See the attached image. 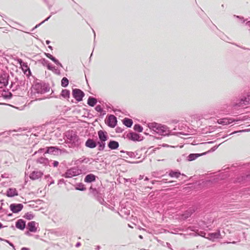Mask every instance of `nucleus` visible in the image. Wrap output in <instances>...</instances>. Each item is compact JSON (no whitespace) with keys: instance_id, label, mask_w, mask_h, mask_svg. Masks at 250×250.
Instances as JSON below:
<instances>
[{"instance_id":"1","label":"nucleus","mask_w":250,"mask_h":250,"mask_svg":"<svg viewBox=\"0 0 250 250\" xmlns=\"http://www.w3.org/2000/svg\"><path fill=\"white\" fill-rule=\"evenodd\" d=\"M50 90V87L47 84L45 83H36L32 85L30 91L29 95L30 98L35 100H41L42 98H40V95L43 94Z\"/></svg>"},{"instance_id":"2","label":"nucleus","mask_w":250,"mask_h":250,"mask_svg":"<svg viewBox=\"0 0 250 250\" xmlns=\"http://www.w3.org/2000/svg\"><path fill=\"white\" fill-rule=\"evenodd\" d=\"M66 139L65 142L70 148H79L81 145V141L76 131L68 130L65 133Z\"/></svg>"},{"instance_id":"3","label":"nucleus","mask_w":250,"mask_h":250,"mask_svg":"<svg viewBox=\"0 0 250 250\" xmlns=\"http://www.w3.org/2000/svg\"><path fill=\"white\" fill-rule=\"evenodd\" d=\"M147 126L153 132V133L155 132L159 135L163 136L173 134H171V131L169 130L167 126L162 125L155 122L148 123Z\"/></svg>"},{"instance_id":"4","label":"nucleus","mask_w":250,"mask_h":250,"mask_svg":"<svg viewBox=\"0 0 250 250\" xmlns=\"http://www.w3.org/2000/svg\"><path fill=\"white\" fill-rule=\"evenodd\" d=\"M249 104H250V92L239 99L232 100L231 103V106L233 108L236 109L244 107Z\"/></svg>"},{"instance_id":"5","label":"nucleus","mask_w":250,"mask_h":250,"mask_svg":"<svg viewBox=\"0 0 250 250\" xmlns=\"http://www.w3.org/2000/svg\"><path fill=\"white\" fill-rule=\"evenodd\" d=\"M99 141L98 142V150L103 151L105 146V141L108 139L107 133L106 131L100 130L98 131Z\"/></svg>"},{"instance_id":"6","label":"nucleus","mask_w":250,"mask_h":250,"mask_svg":"<svg viewBox=\"0 0 250 250\" xmlns=\"http://www.w3.org/2000/svg\"><path fill=\"white\" fill-rule=\"evenodd\" d=\"M82 173L81 170L77 167H73L67 169L66 172L62 175V176L67 178H70L74 176L79 175Z\"/></svg>"},{"instance_id":"7","label":"nucleus","mask_w":250,"mask_h":250,"mask_svg":"<svg viewBox=\"0 0 250 250\" xmlns=\"http://www.w3.org/2000/svg\"><path fill=\"white\" fill-rule=\"evenodd\" d=\"M200 235L212 241H214L215 239L217 238H222L223 237V236L220 233L219 230H218L217 231L215 232L208 233L207 236H206V233L202 232Z\"/></svg>"},{"instance_id":"8","label":"nucleus","mask_w":250,"mask_h":250,"mask_svg":"<svg viewBox=\"0 0 250 250\" xmlns=\"http://www.w3.org/2000/svg\"><path fill=\"white\" fill-rule=\"evenodd\" d=\"M72 95L73 97L78 102H80L83 100V98L84 96V93L81 90L75 88L73 89L72 90Z\"/></svg>"},{"instance_id":"9","label":"nucleus","mask_w":250,"mask_h":250,"mask_svg":"<svg viewBox=\"0 0 250 250\" xmlns=\"http://www.w3.org/2000/svg\"><path fill=\"white\" fill-rule=\"evenodd\" d=\"M117 123V118L113 115H110L105 120V123L111 127H114Z\"/></svg>"},{"instance_id":"10","label":"nucleus","mask_w":250,"mask_h":250,"mask_svg":"<svg viewBox=\"0 0 250 250\" xmlns=\"http://www.w3.org/2000/svg\"><path fill=\"white\" fill-rule=\"evenodd\" d=\"M126 138L133 141H140L142 140L140 135L133 132L128 133L126 135Z\"/></svg>"},{"instance_id":"11","label":"nucleus","mask_w":250,"mask_h":250,"mask_svg":"<svg viewBox=\"0 0 250 250\" xmlns=\"http://www.w3.org/2000/svg\"><path fill=\"white\" fill-rule=\"evenodd\" d=\"M63 151L62 149H60L56 146H50L46 147V151L45 153L51 154L53 155H58L59 152L62 153V151Z\"/></svg>"},{"instance_id":"12","label":"nucleus","mask_w":250,"mask_h":250,"mask_svg":"<svg viewBox=\"0 0 250 250\" xmlns=\"http://www.w3.org/2000/svg\"><path fill=\"white\" fill-rule=\"evenodd\" d=\"M23 206L22 204H11L10 205V210L13 213H18L23 208Z\"/></svg>"},{"instance_id":"13","label":"nucleus","mask_w":250,"mask_h":250,"mask_svg":"<svg viewBox=\"0 0 250 250\" xmlns=\"http://www.w3.org/2000/svg\"><path fill=\"white\" fill-rule=\"evenodd\" d=\"M43 175V173L41 171H33L30 175L29 177L31 179L35 180L41 178Z\"/></svg>"},{"instance_id":"14","label":"nucleus","mask_w":250,"mask_h":250,"mask_svg":"<svg viewBox=\"0 0 250 250\" xmlns=\"http://www.w3.org/2000/svg\"><path fill=\"white\" fill-rule=\"evenodd\" d=\"M235 120L232 118H223L218 120V123L222 125H228L233 122Z\"/></svg>"},{"instance_id":"15","label":"nucleus","mask_w":250,"mask_h":250,"mask_svg":"<svg viewBox=\"0 0 250 250\" xmlns=\"http://www.w3.org/2000/svg\"><path fill=\"white\" fill-rule=\"evenodd\" d=\"M85 145L87 147L93 148L98 145V142H96L94 140L89 138L86 141Z\"/></svg>"},{"instance_id":"16","label":"nucleus","mask_w":250,"mask_h":250,"mask_svg":"<svg viewBox=\"0 0 250 250\" xmlns=\"http://www.w3.org/2000/svg\"><path fill=\"white\" fill-rule=\"evenodd\" d=\"M37 163L43 165L44 166H50L49 160L46 158L41 157L37 160Z\"/></svg>"},{"instance_id":"17","label":"nucleus","mask_w":250,"mask_h":250,"mask_svg":"<svg viewBox=\"0 0 250 250\" xmlns=\"http://www.w3.org/2000/svg\"><path fill=\"white\" fill-rule=\"evenodd\" d=\"M38 226V224L35 221H31L28 223V229L30 232H35L37 231L36 226Z\"/></svg>"},{"instance_id":"18","label":"nucleus","mask_w":250,"mask_h":250,"mask_svg":"<svg viewBox=\"0 0 250 250\" xmlns=\"http://www.w3.org/2000/svg\"><path fill=\"white\" fill-rule=\"evenodd\" d=\"M96 176L93 174H87L84 178V181L85 183H90L95 181Z\"/></svg>"},{"instance_id":"19","label":"nucleus","mask_w":250,"mask_h":250,"mask_svg":"<svg viewBox=\"0 0 250 250\" xmlns=\"http://www.w3.org/2000/svg\"><path fill=\"white\" fill-rule=\"evenodd\" d=\"M18 195V193L16 188H9L7 190L6 195L8 197H12Z\"/></svg>"},{"instance_id":"20","label":"nucleus","mask_w":250,"mask_h":250,"mask_svg":"<svg viewBox=\"0 0 250 250\" xmlns=\"http://www.w3.org/2000/svg\"><path fill=\"white\" fill-rule=\"evenodd\" d=\"M25 227V222L22 219H19L16 223V227L21 230H23Z\"/></svg>"},{"instance_id":"21","label":"nucleus","mask_w":250,"mask_h":250,"mask_svg":"<svg viewBox=\"0 0 250 250\" xmlns=\"http://www.w3.org/2000/svg\"><path fill=\"white\" fill-rule=\"evenodd\" d=\"M119 146L118 142L114 140H110L108 144V147L111 149H116Z\"/></svg>"},{"instance_id":"22","label":"nucleus","mask_w":250,"mask_h":250,"mask_svg":"<svg viewBox=\"0 0 250 250\" xmlns=\"http://www.w3.org/2000/svg\"><path fill=\"white\" fill-rule=\"evenodd\" d=\"M90 161L88 158L82 157L75 161V165H80L82 163L87 164Z\"/></svg>"},{"instance_id":"23","label":"nucleus","mask_w":250,"mask_h":250,"mask_svg":"<svg viewBox=\"0 0 250 250\" xmlns=\"http://www.w3.org/2000/svg\"><path fill=\"white\" fill-rule=\"evenodd\" d=\"M205 153L202 154H199V153H191L190 154L188 157H187V160L188 161H192L194 160H195L196 158H197L198 157L204 155Z\"/></svg>"},{"instance_id":"24","label":"nucleus","mask_w":250,"mask_h":250,"mask_svg":"<svg viewBox=\"0 0 250 250\" xmlns=\"http://www.w3.org/2000/svg\"><path fill=\"white\" fill-rule=\"evenodd\" d=\"M46 56L52 60L55 64L60 65L61 67H62V65L61 63L59 61L56 59L54 57H53L52 55L49 53H45Z\"/></svg>"},{"instance_id":"25","label":"nucleus","mask_w":250,"mask_h":250,"mask_svg":"<svg viewBox=\"0 0 250 250\" xmlns=\"http://www.w3.org/2000/svg\"><path fill=\"white\" fill-rule=\"evenodd\" d=\"M194 209L192 208H189L188 210L185 211V212L183 215V217L184 219H186L189 217H190L191 214L194 212Z\"/></svg>"},{"instance_id":"26","label":"nucleus","mask_w":250,"mask_h":250,"mask_svg":"<svg viewBox=\"0 0 250 250\" xmlns=\"http://www.w3.org/2000/svg\"><path fill=\"white\" fill-rule=\"evenodd\" d=\"M47 68L48 69L52 71L55 74L58 75H60L61 74L60 70L55 66L50 65V63L48 64Z\"/></svg>"},{"instance_id":"27","label":"nucleus","mask_w":250,"mask_h":250,"mask_svg":"<svg viewBox=\"0 0 250 250\" xmlns=\"http://www.w3.org/2000/svg\"><path fill=\"white\" fill-rule=\"evenodd\" d=\"M97 102V99L92 97H89L87 100V104L91 106H94Z\"/></svg>"},{"instance_id":"28","label":"nucleus","mask_w":250,"mask_h":250,"mask_svg":"<svg viewBox=\"0 0 250 250\" xmlns=\"http://www.w3.org/2000/svg\"><path fill=\"white\" fill-rule=\"evenodd\" d=\"M250 176V174L247 175L246 176H242L241 177H238L237 180H236V182L241 183H243L244 181H247L250 179L249 177Z\"/></svg>"},{"instance_id":"29","label":"nucleus","mask_w":250,"mask_h":250,"mask_svg":"<svg viewBox=\"0 0 250 250\" xmlns=\"http://www.w3.org/2000/svg\"><path fill=\"white\" fill-rule=\"evenodd\" d=\"M123 124L127 127H130L133 124V121L130 119L125 118L123 120Z\"/></svg>"},{"instance_id":"30","label":"nucleus","mask_w":250,"mask_h":250,"mask_svg":"<svg viewBox=\"0 0 250 250\" xmlns=\"http://www.w3.org/2000/svg\"><path fill=\"white\" fill-rule=\"evenodd\" d=\"M168 175L171 177L178 178L181 175V174L178 171L171 170L169 172Z\"/></svg>"},{"instance_id":"31","label":"nucleus","mask_w":250,"mask_h":250,"mask_svg":"<svg viewBox=\"0 0 250 250\" xmlns=\"http://www.w3.org/2000/svg\"><path fill=\"white\" fill-rule=\"evenodd\" d=\"M70 91L67 89H62L61 94L62 97L65 99L69 98L70 97Z\"/></svg>"},{"instance_id":"32","label":"nucleus","mask_w":250,"mask_h":250,"mask_svg":"<svg viewBox=\"0 0 250 250\" xmlns=\"http://www.w3.org/2000/svg\"><path fill=\"white\" fill-rule=\"evenodd\" d=\"M8 83V80L6 77H0V84H1L0 86H6Z\"/></svg>"},{"instance_id":"33","label":"nucleus","mask_w":250,"mask_h":250,"mask_svg":"<svg viewBox=\"0 0 250 250\" xmlns=\"http://www.w3.org/2000/svg\"><path fill=\"white\" fill-rule=\"evenodd\" d=\"M69 83V81L66 77H63L61 81V85L62 87H66Z\"/></svg>"},{"instance_id":"34","label":"nucleus","mask_w":250,"mask_h":250,"mask_svg":"<svg viewBox=\"0 0 250 250\" xmlns=\"http://www.w3.org/2000/svg\"><path fill=\"white\" fill-rule=\"evenodd\" d=\"M134 130L139 132H142L143 131V127L139 124H135L133 127Z\"/></svg>"},{"instance_id":"35","label":"nucleus","mask_w":250,"mask_h":250,"mask_svg":"<svg viewBox=\"0 0 250 250\" xmlns=\"http://www.w3.org/2000/svg\"><path fill=\"white\" fill-rule=\"evenodd\" d=\"M224 179L223 175L221 176H215L213 179L209 180V181H211V182H217L219 179Z\"/></svg>"},{"instance_id":"36","label":"nucleus","mask_w":250,"mask_h":250,"mask_svg":"<svg viewBox=\"0 0 250 250\" xmlns=\"http://www.w3.org/2000/svg\"><path fill=\"white\" fill-rule=\"evenodd\" d=\"M75 188L77 190L81 191L85 190L86 189L84 187V186L82 183H80L79 184L77 185Z\"/></svg>"},{"instance_id":"37","label":"nucleus","mask_w":250,"mask_h":250,"mask_svg":"<svg viewBox=\"0 0 250 250\" xmlns=\"http://www.w3.org/2000/svg\"><path fill=\"white\" fill-rule=\"evenodd\" d=\"M24 217L27 220H32L34 218V215L30 212H27L25 214Z\"/></svg>"},{"instance_id":"38","label":"nucleus","mask_w":250,"mask_h":250,"mask_svg":"<svg viewBox=\"0 0 250 250\" xmlns=\"http://www.w3.org/2000/svg\"><path fill=\"white\" fill-rule=\"evenodd\" d=\"M50 166H52L54 167H57L59 165V162L57 161L49 160Z\"/></svg>"},{"instance_id":"39","label":"nucleus","mask_w":250,"mask_h":250,"mask_svg":"<svg viewBox=\"0 0 250 250\" xmlns=\"http://www.w3.org/2000/svg\"><path fill=\"white\" fill-rule=\"evenodd\" d=\"M120 211H121V213H122V214L124 213L126 215H128L130 214V210H128L125 208H122Z\"/></svg>"},{"instance_id":"40","label":"nucleus","mask_w":250,"mask_h":250,"mask_svg":"<svg viewBox=\"0 0 250 250\" xmlns=\"http://www.w3.org/2000/svg\"><path fill=\"white\" fill-rule=\"evenodd\" d=\"M95 109L97 112H100L101 113L104 111L102 107L100 105H97L95 107Z\"/></svg>"},{"instance_id":"41","label":"nucleus","mask_w":250,"mask_h":250,"mask_svg":"<svg viewBox=\"0 0 250 250\" xmlns=\"http://www.w3.org/2000/svg\"><path fill=\"white\" fill-rule=\"evenodd\" d=\"M234 17L238 19L239 20V22L241 23H244L245 21H247V20H245L243 17H240V16H235V15H234Z\"/></svg>"},{"instance_id":"42","label":"nucleus","mask_w":250,"mask_h":250,"mask_svg":"<svg viewBox=\"0 0 250 250\" xmlns=\"http://www.w3.org/2000/svg\"><path fill=\"white\" fill-rule=\"evenodd\" d=\"M45 151H46V148H40L38 151H36L34 154L35 155L37 153H44V154H45L46 153H45Z\"/></svg>"},{"instance_id":"43","label":"nucleus","mask_w":250,"mask_h":250,"mask_svg":"<svg viewBox=\"0 0 250 250\" xmlns=\"http://www.w3.org/2000/svg\"><path fill=\"white\" fill-rule=\"evenodd\" d=\"M41 62L43 65H46L47 66L48 64L49 63V62L45 59H42Z\"/></svg>"},{"instance_id":"44","label":"nucleus","mask_w":250,"mask_h":250,"mask_svg":"<svg viewBox=\"0 0 250 250\" xmlns=\"http://www.w3.org/2000/svg\"><path fill=\"white\" fill-rule=\"evenodd\" d=\"M51 17V16H49L48 18H47L45 20H44L43 21H42V22H41L40 23L38 24H37L35 27H34V28H37V27H39L42 24L43 22H44L45 21H47Z\"/></svg>"},{"instance_id":"45","label":"nucleus","mask_w":250,"mask_h":250,"mask_svg":"<svg viewBox=\"0 0 250 250\" xmlns=\"http://www.w3.org/2000/svg\"><path fill=\"white\" fill-rule=\"evenodd\" d=\"M249 131H250V129H246L239 130V131H234L232 133H230L229 135L235 134L237 132H249Z\"/></svg>"},{"instance_id":"46","label":"nucleus","mask_w":250,"mask_h":250,"mask_svg":"<svg viewBox=\"0 0 250 250\" xmlns=\"http://www.w3.org/2000/svg\"><path fill=\"white\" fill-rule=\"evenodd\" d=\"M126 154L130 157L131 158H133V157H135V154L134 152H129V151H126Z\"/></svg>"},{"instance_id":"47","label":"nucleus","mask_w":250,"mask_h":250,"mask_svg":"<svg viewBox=\"0 0 250 250\" xmlns=\"http://www.w3.org/2000/svg\"><path fill=\"white\" fill-rule=\"evenodd\" d=\"M105 206L108 208L112 210H115L113 206L108 205L106 203H105Z\"/></svg>"},{"instance_id":"48","label":"nucleus","mask_w":250,"mask_h":250,"mask_svg":"<svg viewBox=\"0 0 250 250\" xmlns=\"http://www.w3.org/2000/svg\"><path fill=\"white\" fill-rule=\"evenodd\" d=\"M64 183V180L63 179H60L59 181H58V185H61L62 183Z\"/></svg>"},{"instance_id":"49","label":"nucleus","mask_w":250,"mask_h":250,"mask_svg":"<svg viewBox=\"0 0 250 250\" xmlns=\"http://www.w3.org/2000/svg\"><path fill=\"white\" fill-rule=\"evenodd\" d=\"M99 202H100V203L101 204H103V205H105V202H104V200L103 199H102L101 200H100Z\"/></svg>"},{"instance_id":"50","label":"nucleus","mask_w":250,"mask_h":250,"mask_svg":"<svg viewBox=\"0 0 250 250\" xmlns=\"http://www.w3.org/2000/svg\"><path fill=\"white\" fill-rule=\"evenodd\" d=\"M246 191L247 192V194H250V188H246Z\"/></svg>"},{"instance_id":"51","label":"nucleus","mask_w":250,"mask_h":250,"mask_svg":"<svg viewBox=\"0 0 250 250\" xmlns=\"http://www.w3.org/2000/svg\"><path fill=\"white\" fill-rule=\"evenodd\" d=\"M12 96V94L10 93L8 95L5 96V97L6 98L10 99L11 98Z\"/></svg>"},{"instance_id":"52","label":"nucleus","mask_w":250,"mask_h":250,"mask_svg":"<svg viewBox=\"0 0 250 250\" xmlns=\"http://www.w3.org/2000/svg\"><path fill=\"white\" fill-rule=\"evenodd\" d=\"M6 241L7 242V243H8V244H9L10 246H11L13 248H14V245L12 243L9 242L8 241Z\"/></svg>"},{"instance_id":"53","label":"nucleus","mask_w":250,"mask_h":250,"mask_svg":"<svg viewBox=\"0 0 250 250\" xmlns=\"http://www.w3.org/2000/svg\"><path fill=\"white\" fill-rule=\"evenodd\" d=\"M246 24L247 26H248L250 28V21H248L246 22Z\"/></svg>"},{"instance_id":"54","label":"nucleus","mask_w":250,"mask_h":250,"mask_svg":"<svg viewBox=\"0 0 250 250\" xmlns=\"http://www.w3.org/2000/svg\"><path fill=\"white\" fill-rule=\"evenodd\" d=\"M21 250H30L29 248L23 247L21 248Z\"/></svg>"},{"instance_id":"55","label":"nucleus","mask_w":250,"mask_h":250,"mask_svg":"<svg viewBox=\"0 0 250 250\" xmlns=\"http://www.w3.org/2000/svg\"><path fill=\"white\" fill-rule=\"evenodd\" d=\"M218 146H214L212 148V149L213 151L215 150V149H217V148L218 147Z\"/></svg>"},{"instance_id":"56","label":"nucleus","mask_w":250,"mask_h":250,"mask_svg":"<svg viewBox=\"0 0 250 250\" xmlns=\"http://www.w3.org/2000/svg\"><path fill=\"white\" fill-rule=\"evenodd\" d=\"M45 178H46V179H47L48 178V179H51V177L50 176V175H48L45 176Z\"/></svg>"},{"instance_id":"57","label":"nucleus","mask_w":250,"mask_h":250,"mask_svg":"<svg viewBox=\"0 0 250 250\" xmlns=\"http://www.w3.org/2000/svg\"><path fill=\"white\" fill-rule=\"evenodd\" d=\"M161 182L162 183H167V180L166 179H163L161 181Z\"/></svg>"},{"instance_id":"58","label":"nucleus","mask_w":250,"mask_h":250,"mask_svg":"<svg viewBox=\"0 0 250 250\" xmlns=\"http://www.w3.org/2000/svg\"><path fill=\"white\" fill-rule=\"evenodd\" d=\"M180 134L185 135V134H184L182 132H178L176 133V135H177V136H178L179 135H180Z\"/></svg>"},{"instance_id":"59","label":"nucleus","mask_w":250,"mask_h":250,"mask_svg":"<svg viewBox=\"0 0 250 250\" xmlns=\"http://www.w3.org/2000/svg\"><path fill=\"white\" fill-rule=\"evenodd\" d=\"M80 245H81L80 243V242H78V243H77L76 244V246L77 247H78L80 246Z\"/></svg>"},{"instance_id":"60","label":"nucleus","mask_w":250,"mask_h":250,"mask_svg":"<svg viewBox=\"0 0 250 250\" xmlns=\"http://www.w3.org/2000/svg\"><path fill=\"white\" fill-rule=\"evenodd\" d=\"M144 178V176L140 175L139 176V180H141Z\"/></svg>"},{"instance_id":"61","label":"nucleus","mask_w":250,"mask_h":250,"mask_svg":"<svg viewBox=\"0 0 250 250\" xmlns=\"http://www.w3.org/2000/svg\"><path fill=\"white\" fill-rule=\"evenodd\" d=\"M54 183V180H52L50 182V184L49 185H50L51 184H53Z\"/></svg>"},{"instance_id":"62","label":"nucleus","mask_w":250,"mask_h":250,"mask_svg":"<svg viewBox=\"0 0 250 250\" xmlns=\"http://www.w3.org/2000/svg\"><path fill=\"white\" fill-rule=\"evenodd\" d=\"M3 227L2 224L0 222V229Z\"/></svg>"},{"instance_id":"63","label":"nucleus","mask_w":250,"mask_h":250,"mask_svg":"<svg viewBox=\"0 0 250 250\" xmlns=\"http://www.w3.org/2000/svg\"><path fill=\"white\" fill-rule=\"evenodd\" d=\"M46 44H49V43H50V41H46Z\"/></svg>"},{"instance_id":"64","label":"nucleus","mask_w":250,"mask_h":250,"mask_svg":"<svg viewBox=\"0 0 250 250\" xmlns=\"http://www.w3.org/2000/svg\"><path fill=\"white\" fill-rule=\"evenodd\" d=\"M100 249V247L99 246H98L96 248V250H99Z\"/></svg>"}]
</instances>
